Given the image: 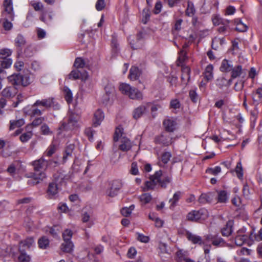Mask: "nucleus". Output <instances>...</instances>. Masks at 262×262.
Wrapping results in <instances>:
<instances>
[{
    "label": "nucleus",
    "mask_w": 262,
    "mask_h": 262,
    "mask_svg": "<svg viewBox=\"0 0 262 262\" xmlns=\"http://www.w3.org/2000/svg\"><path fill=\"white\" fill-rule=\"evenodd\" d=\"M51 165H53V166L55 167L57 165V162L52 160H46L43 157L38 160L33 161L32 165L35 171L34 175V179L29 180L28 183L33 185L37 184L39 182V180H42L46 177V173L41 171L46 169L48 166Z\"/></svg>",
    "instance_id": "obj_1"
},
{
    "label": "nucleus",
    "mask_w": 262,
    "mask_h": 262,
    "mask_svg": "<svg viewBox=\"0 0 262 262\" xmlns=\"http://www.w3.org/2000/svg\"><path fill=\"white\" fill-rule=\"evenodd\" d=\"M80 120L79 116L75 113H69L66 121L61 123L60 126L58 127V130H73L79 127L78 121Z\"/></svg>",
    "instance_id": "obj_2"
},
{
    "label": "nucleus",
    "mask_w": 262,
    "mask_h": 262,
    "mask_svg": "<svg viewBox=\"0 0 262 262\" xmlns=\"http://www.w3.org/2000/svg\"><path fill=\"white\" fill-rule=\"evenodd\" d=\"M119 90L123 94L128 96L130 99L140 100L143 98L142 93L128 84L121 83Z\"/></svg>",
    "instance_id": "obj_3"
},
{
    "label": "nucleus",
    "mask_w": 262,
    "mask_h": 262,
    "mask_svg": "<svg viewBox=\"0 0 262 262\" xmlns=\"http://www.w3.org/2000/svg\"><path fill=\"white\" fill-rule=\"evenodd\" d=\"M8 79L13 85H21L26 86L31 83L30 77L27 74L22 75L20 74H14L8 76Z\"/></svg>",
    "instance_id": "obj_4"
},
{
    "label": "nucleus",
    "mask_w": 262,
    "mask_h": 262,
    "mask_svg": "<svg viewBox=\"0 0 262 262\" xmlns=\"http://www.w3.org/2000/svg\"><path fill=\"white\" fill-rule=\"evenodd\" d=\"M208 216V212L205 208L199 210H193L188 213L187 219L188 221L197 222L200 220H205Z\"/></svg>",
    "instance_id": "obj_5"
},
{
    "label": "nucleus",
    "mask_w": 262,
    "mask_h": 262,
    "mask_svg": "<svg viewBox=\"0 0 262 262\" xmlns=\"http://www.w3.org/2000/svg\"><path fill=\"white\" fill-rule=\"evenodd\" d=\"M35 106H42L47 109L52 107L54 110H59L60 108L59 104L57 103L54 98L50 97L47 99H43L41 100H37L33 104Z\"/></svg>",
    "instance_id": "obj_6"
},
{
    "label": "nucleus",
    "mask_w": 262,
    "mask_h": 262,
    "mask_svg": "<svg viewBox=\"0 0 262 262\" xmlns=\"http://www.w3.org/2000/svg\"><path fill=\"white\" fill-rule=\"evenodd\" d=\"M68 77L72 80L81 79L82 81H85L88 79L89 74L85 70H79L75 68L70 73Z\"/></svg>",
    "instance_id": "obj_7"
},
{
    "label": "nucleus",
    "mask_w": 262,
    "mask_h": 262,
    "mask_svg": "<svg viewBox=\"0 0 262 262\" xmlns=\"http://www.w3.org/2000/svg\"><path fill=\"white\" fill-rule=\"evenodd\" d=\"M110 185V188L106 191V194L109 196L114 197L122 187V183L119 180H114L111 182Z\"/></svg>",
    "instance_id": "obj_8"
},
{
    "label": "nucleus",
    "mask_w": 262,
    "mask_h": 262,
    "mask_svg": "<svg viewBox=\"0 0 262 262\" xmlns=\"http://www.w3.org/2000/svg\"><path fill=\"white\" fill-rule=\"evenodd\" d=\"M3 5L4 7V12L3 13V16H8V18L10 19V20H13L14 13L12 0H5Z\"/></svg>",
    "instance_id": "obj_9"
},
{
    "label": "nucleus",
    "mask_w": 262,
    "mask_h": 262,
    "mask_svg": "<svg viewBox=\"0 0 262 262\" xmlns=\"http://www.w3.org/2000/svg\"><path fill=\"white\" fill-rule=\"evenodd\" d=\"M155 142L167 146L172 144V138L168 134L164 133L155 138Z\"/></svg>",
    "instance_id": "obj_10"
},
{
    "label": "nucleus",
    "mask_w": 262,
    "mask_h": 262,
    "mask_svg": "<svg viewBox=\"0 0 262 262\" xmlns=\"http://www.w3.org/2000/svg\"><path fill=\"white\" fill-rule=\"evenodd\" d=\"M161 176V170L156 171L155 174L150 177V180L145 182V187L147 190L154 189L158 184L157 179Z\"/></svg>",
    "instance_id": "obj_11"
},
{
    "label": "nucleus",
    "mask_w": 262,
    "mask_h": 262,
    "mask_svg": "<svg viewBox=\"0 0 262 262\" xmlns=\"http://www.w3.org/2000/svg\"><path fill=\"white\" fill-rule=\"evenodd\" d=\"M143 33L139 32L138 33L135 40L131 39L130 37L128 38L129 43L132 49L134 50L139 49L142 47L143 44Z\"/></svg>",
    "instance_id": "obj_12"
},
{
    "label": "nucleus",
    "mask_w": 262,
    "mask_h": 262,
    "mask_svg": "<svg viewBox=\"0 0 262 262\" xmlns=\"http://www.w3.org/2000/svg\"><path fill=\"white\" fill-rule=\"evenodd\" d=\"M120 142V144L119 145V149L122 151H127L129 150L133 146V143L126 137L121 138Z\"/></svg>",
    "instance_id": "obj_13"
},
{
    "label": "nucleus",
    "mask_w": 262,
    "mask_h": 262,
    "mask_svg": "<svg viewBox=\"0 0 262 262\" xmlns=\"http://www.w3.org/2000/svg\"><path fill=\"white\" fill-rule=\"evenodd\" d=\"M34 245V241L32 237H28L19 243V251H25Z\"/></svg>",
    "instance_id": "obj_14"
},
{
    "label": "nucleus",
    "mask_w": 262,
    "mask_h": 262,
    "mask_svg": "<svg viewBox=\"0 0 262 262\" xmlns=\"http://www.w3.org/2000/svg\"><path fill=\"white\" fill-rule=\"evenodd\" d=\"M158 184L162 188H166L168 184L170 183L171 181V176L170 175L163 174L161 170V176L157 179Z\"/></svg>",
    "instance_id": "obj_15"
},
{
    "label": "nucleus",
    "mask_w": 262,
    "mask_h": 262,
    "mask_svg": "<svg viewBox=\"0 0 262 262\" xmlns=\"http://www.w3.org/2000/svg\"><path fill=\"white\" fill-rule=\"evenodd\" d=\"M248 235L245 234L242 230H238L235 237V244L238 246H242L248 239Z\"/></svg>",
    "instance_id": "obj_16"
},
{
    "label": "nucleus",
    "mask_w": 262,
    "mask_h": 262,
    "mask_svg": "<svg viewBox=\"0 0 262 262\" xmlns=\"http://www.w3.org/2000/svg\"><path fill=\"white\" fill-rule=\"evenodd\" d=\"M190 69L187 66H183L182 68L181 80L184 85H187L190 80Z\"/></svg>",
    "instance_id": "obj_17"
},
{
    "label": "nucleus",
    "mask_w": 262,
    "mask_h": 262,
    "mask_svg": "<svg viewBox=\"0 0 262 262\" xmlns=\"http://www.w3.org/2000/svg\"><path fill=\"white\" fill-rule=\"evenodd\" d=\"M104 118V115L103 112L100 110H97L94 115L93 126L97 127L100 125Z\"/></svg>",
    "instance_id": "obj_18"
},
{
    "label": "nucleus",
    "mask_w": 262,
    "mask_h": 262,
    "mask_svg": "<svg viewBox=\"0 0 262 262\" xmlns=\"http://www.w3.org/2000/svg\"><path fill=\"white\" fill-rule=\"evenodd\" d=\"M163 124L166 130L169 132H172L176 128V122L171 118L165 119L163 121Z\"/></svg>",
    "instance_id": "obj_19"
},
{
    "label": "nucleus",
    "mask_w": 262,
    "mask_h": 262,
    "mask_svg": "<svg viewBox=\"0 0 262 262\" xmlns=\"http://www.w3.org/2000/svg\"><path fill=\"white\" fill-rule=\"evenodd\" d=\"M233 222L232 221H229L227 222L226 225L221 229V233L223 236H228L233 232Z\"/></svg>",
    "instance_id": "obj_20"
},
{
    "label": "nucleus",
    "mask_w": 262,
    "mask_h": 262,
    "mask_svg": "<svg viewBox=\"0 0 262 262\" xmlns=\"http://www.w3.org/2000/svg\"><path fill=\"white\" fill-rule=\"evenodd\" d=\"M233 67L232 61L231 60L224 59L220 68V71L223 72H230Z\"/></svg>",
    "instance_id": "obj_21"
},
{
    "label": "nucleus",
    "mask_w": 262,
    "mask_h": 262,
    "mask_svg": "<svg viewBox=\"0 0 262 262\" xmlns=\"http://www.w3.org/2000/svg\"><path fill=\"white\" fill-rule=\"evenodd\" d=\"M16 89L14 87L8 86L5 88L1 92V95L6 98H10L16 94Z\"/></svg>",
    "instance_id": "obj_22"
},
{
    "label": "nucleus",
    "mask_w": 262,
    "mask_h": 262,
    "mask_svg": "<svg viewBox=\"0 0 262 262\" xmlns=\"http://www.w3.org/2000/svg\"><path fill=\"white\" fill-rule=\"evenodd\" d=\"M58 188L57 184L55 182L49 184L47 190V194L49 198L51 199L58 193Z\"/></svg>",
    "instance_id": "obj_23"
},
{
    "label": "nucleus",
    "mask_w": 262,
    "mask_h": 262,
    "mask_svg": "<svg viewBox=\"0 0 262 262\" xmlns=\"http://www.w3.org/2000/svg\"><path fill=\"white\" fill-rule=\"evenodd\" d=\"M231 72V78L234 79L241 76L243 72V67L241 65L233 66Z\"/></svg>",
    "instance_id": "obj_24"
},
{
    "label": "nucleus",
    "mask_w": 262,
    "mask_h": 262,
    "mask_svg": "<svg viewBox=\"0 0 262 262\" xmlns=\"http://www.w3.org/2000/svg\"><path fill=\"white\" fill-rule=\"evenodd\" d=\"M229 198L228 192L225 190H219L217 191V202L221 203H226Z\"/></svg>",
    "instance_id": "obj_25"
},
{
    "label": "nucleus",
    "mask_w": 262,
    "mask_h": 262,
    "mask_svg": "<svg viewBox=\"0 0 262 262\" xmlns=\"http://www.w3.org/2000/svg\"><path fill=\"white\" fill-rule=\"evenodd\" d=\"M146 111V107L142 105L136 108L133 111V117L135 119L140 118Z\"/></svg>",
    "instance_id": "obj_26"
},
{
    "label": "nucleus",
    "mask_w": 262,
    "mask_h": 262,
    "mask_svg": "<svg viewBox=\"0 0 262 262\" xmlns=\"http://www.w3.org/2000/svg\"><path fill=\"white\" fill-rule=\"evenodd\" d=\"M186 236L187 238L194 244H198L201 245L202 244V238L198 235L188 232L186 233Z\"/></svg>",
    "instance_id": "obj_27"
},
{
    "label": "nucleus",
    "mask_w": 262,
    "mask_h": 262,
    "mask_svg": "<svg viewBox=\"0 0 262 262\" xmlns=\"http://www.w3.org/2000/svg\"><path fill=\"white\" fill-rule=\"evenodd\" d=\"M140 75L139 69L136 67H132L129 71V78L132 80H135L138 79Z\"/></svg>",
    "instance_id": "obj_28"
},
{
    "label": "nucleus",
    "mask_w": 262,
    "mask_h": 262,
    "mask_svg": "<svg viewBox=\"0 0 262 262\" xmlns=\"http://www.w3.org/2000/svg\"><path fill=\"white\" fill-rule=\"evenodd\" d=\"M167 246L165 243H160L159 246V254L161 257H166V255H169Z\"/></svg>",
    "instance_id": "obj_29"
},
{
    "label": "nucleus",
    "mask_w": 262,
    "mask_h": 262,
    "mask_svg": "<svg viewBox=\"0 0 262 262\" xmlns=\"http://www.w3.org/2000/svg\"><path fill=\"white\" fill-rule=\"evenodd\" d=\"M12 63V60L11 59L0 60V74L3 73L5 72V69L9 68Z\"/></svg>",
    "instance_id": "obj_30"
},
{
    "label": "nucleus",
    "mask_w": 262,
    "mask_h": 262,
    "mask_svg": "<svg viewBox=\"0 0 262 262\" xmlns=\"http://www.w3.org/2000/svg\"><path fill=\"white\" fill-rule=\"evenodd\" d=\"M75 149L74 144H70L67 146L65 150V154L63 156V162H65L69 157H71L73 151Z\"/></svg>",
    "instance_id": "obj_31"
},
{
    "label": "nucleus",
    "mask_w": 262,
    "mask_h": 262,
    "mask_svg": "<svg viewBox=\"0 0 262 262\" xmlns=\"http://www.w3.org/2000/svg\"><path fill=\"white\" fill-rule=\"evenodd\" d=\"M262 89H258L256 92H253L252 94V99L253 102L256 104H258L262 101Z\"/></svg>",
    "instance_id": "obj_32"
},
{
    "label": "nucleus",
    "mask_w": 262,
    "mask_h": 262,
    "mask_svg": "<svg viewBox=\"0 0 262 262\" xmlns=\"http://www.w3.org/2000/svg\"><path fill=\"white\" fill-rule=\"evenodd\" d=\"M188 59L187 56V52L184 50H181L179 52V56L177 61V65L178 66L183 67V63Z\"/></svg>",
    "instance_id": "obj_33"
},
{
    "label": "nucleus",
    "mask_w": 262,
    "mask_h": 262,
    "mask_svg": "<svg viewBox=\"0 0 262 262\" xmlns=\"http://www.w3.org/2000/svg\"><path fill=\"white\" fill-rule=\"evenodd\" d=\"M212 244L216 247H222L224 246L226 244L224 240L220 237H211L210 238Z\"/></svg>",
    "instance_id": "obj_34"
},
{
    "label": "nucleus",
    "mask_w": 262,
    "mask_h": 262,
    "mask_svg": "<svg viewBox=\"0 0 262 262\" xmlns=\"http://www.w3.org/2000/svg\"><path fill=\"white\" fill-rule=\"evenodd\" d=\"M213 67L212 64L208 65L204 72V77L208 81L210 80L213 78Z\"/></svg>",
    "instance_id": "obj_35"
},
{
    "label": "nucleus",
    "mask_w": 262,
    "mask_h": 262,
    "mask_svg": "<svg viewBox=\"0 0 262 262\" xmlns=\"http://www.w3.org/2000/svg\"><path fill=\"white\" fill-rule=\"evenodd\" d=\"M10 129H14L15 128L19 127L25 124L23 119H19L16 120H11L10 121Z\"/></svg>",
    "instance_id": "obj_36"
},
{
    "label": "nucleus",
    "mask_w": 262,
    "mask_h": 262,
    "mask_svg": "<svg viewBox=\"0 0 262 262\" xmlns=\"http://www.w3.org/2000/svg\"><path fill=\"white\" fill-rule=\"evenodd\" d=\"M123 128L121 126H119L116 129L114 136V140L115 142L118 141L119 139H121L122 137H125L123 136Z\"/></svg>",
    "instance_id": "obj_37"
},
{
    "label": "nucleus",
    "mask_w": 262,
    "mask_h": 262,
    "mask_svg": "<svg viewBox=\"0 0 262 262\" xmlns=\"http://www.w3.org/2000/svg\"><path fill=\"white\" fill-rule=\"evenodd\" d=\"M85 66V62L84 60L80 57L76 58L74 63V67L76 69L79 70H83V68Z\"/></svg>",
    "instance_id": "obj_38"
},
{
    "label": "nucleus",
    "mask_w": 262,
    "mask_h": 262,
    "mask_svg": "<svg viewBox=\"0 0 262 262\" xmlns=\"http://www.w3.org/2000/svg\"><path fill=\"white\" fill-rule=\"evenodd\" d=\"M181 194L182 193L181 191H177L173 194V198L169 200V203H170V208L175 207L177 202L181 198Z\"/></svg>",
    "instance_id": "obj_39"
},
{
    "label": "nucleus",
    "mask_w": 262,
    "mask_h": 262,
    "mask_svg": "<svg viewBox=\"0 0 262 262\" xmlns=\"http://www.w3.org/2000/svg\"><path fill=\"white\" fill-rule=\"evenodd\" d=\"M231 79L229 80H227L225 78H221L218 79L216 81V85L221 89H222L224 86H228L230 85Z\"/></svg>",
    "instance_id": "obj_40"
},
{
    "label": "nucleus",
    "mask_w": 262,
    "mask_h": 262,
    "mask_svg": "<svg viewBox=\"0 0 262 262\" xmlns=\"http://www.w3.org/2000/svg\"><path fill=\"white\" fill-rule=\"evenodd\" d=\"M73 247V244L71 242V241H67V242H64L61 246V249L66 252H70Z\"/></svg>",
    "instance_id": "obj_41"
},
{
    "label": "nucleus",
    "mask_w": 262,
    "mask_h": 262,
    "mask_svg": "<svg viewBox=\"0 0 262 262\" xmlns=\"http://www.w3.org/2000/svg\"><path fill=\"white\" fill-rule=\"evenodd\" d=\"M235 24H236V27L235 28V29L237 31H238L239 32H244L247 30V27L246 25L244 24L242 21L241 20L237 18L234 20Z\"/></svg>",
    "instance_id": "obj_42"
},
{
    "label": "nucleus",
    "mask_w": 262,
    "mask_h": 262,
    "mask_svg": "<svg viewBox=\"0 0 262 262\" xmlns=\"http://www.w3.org/2000/svg\"><path fill=\"white\" fill-rule=\"evenodd\" d=\"M26 44V40L21 35H18L15 39V45L17 48H21Z\"/></svg>",
    "instance_id": "obj_43"
},
{
    "label": "nucleus",
    "mask_w": 262,
    "mask_h": 262,
    "mask_svg": "<svg viewBox=\"0 0 262 262\" xmlns=\"http://www.w3.org/2000/svg\"><path fill=\"white\" fill-rule=\"evenodd\" d=\"M12 50L8 48L0 49V58L4 60L8 59V57L12 54Z\"/></svg>",
    "instance_id": "obj_44"
},
{
    "label": "nucleus",
    "mask_w": 262,
    "mask_h": 262,
    "mask_svg": "<svg viewBox=\"0 0 262 262\" xmlns=\"http://www.w3.org/2000/svg\"><path fill=\"white\" fill-rule=\"evenodd\" d=\"M64 98L68 103H71L73 100V95L71 91L67 86L64 88Z\"/></svg>",
    "instance_id": "obj_45"
},
{
    "label": "nucleus",
    "mask_w": 262,
    "mask_h": 262,
    "mask_svg": "<svg viewBox=\"0 0 262 262\" xmlns=\"http://www.w3.org/2000/svg\"><path fill=\"white\" fill-rule=\"evenodd\" d=\"M212 198L208 194H202L199 198V202L201 204H205L207 203H210L212 201Z\"/></svg>",
    "instance_id": "obj_46"
},
{
    "label": "nucleus",
    "mask_w": 262,
    "mask_h": 262,
    "mask_svg": "<svg viewBox=\"0 0 262 262\" xmlns=\"http://www.w3.org/2000/svg\"><path fill=\"white\" fill-rule=\"evenodd\" d=\"M195 10L192 3L188 2L187 8L186 10V15L188 16H192L195 13Z\"/></svg>",
    "instance_id": "obj_47"
},
{
    "label": "nucleus",
    "mask_w": 262,
    "mask_h": 262,
    "mask_svg": "<svg viewBox=\"0 0 262 262\" xmlns=\"http://www.w3.org/2000/svg\"><path fill=\"white\" fill-rule=\"evenodd\" d=\"M251 121L252 123V125L253 126L255 125V124L256 121V119L258 115V111L257 110V108L255 107L251 111Z\"/></svg>",
    "instance_id": "obj_48"
},
{
    "label": "nucleus",
    "mask_w": 262,
    "mask_h": 262,
    "mask_svg": "<svg viewBox=\"0 0 262 262\" xmlns=\"http://www.w3.org/2000/svg\"><path fill=\"white\" fill-rule=\"evenodd\" d=\"M39 247L42 249H46L49 246V241L45 236L40 238L38 242Z\"/></svg>",
    "instance_id": "obj_49"
},
{
    "label": "nucleus",
    "mask_w": 262,
    "mask_h": 262,
    "mask_svg": "<svg viewBox=\"0 0 262 262\" xmlns=\"http://www.w3.org/2000/svg\"><path fill=\"white\" fill-rule=\"evenodd\" d=\"M134 208L135 206L134 205H132L129 207L123 208L121 210V213L122 215L125 216H128L131 214L132 211L134 209Z\"/></svg>",
    "instance_id": "obj_50"
},
{
    "label": "nucleus",
    "mask_w": 262,
    "mask_h": 262,
    "mask_svg": "<svg viewBox=\"0 0 262 262\" xmlns=\"http://www.w3.org/2000/svg\"><path fill=\"white\" fill-rule=\"evenodd\" d=\"M221 172V168L219 166H216L214 168H208L206 170V173L214 176L217 175Z\"/></svg>",
    "instance_id": "obj_51"
},
{
    "label": "nucleus",
    "mask_w": 262,
    "mask_h": 262,
    "mask_svg": "<svg viewBox=\"0 0 262 262\" xmlns=\"http://www.w3.org/2000/svg\"><path fill=\"white\" fill-rule=\"evenodd\" d=\"M56 150V147L55 145L51 144L45 152L44 155L48 157H51L55 153Z\"/></svg>",
    "instance_id": "obj_52"
},
{
    "label": "nucleus",
    "mask_w": 262,
    "mask_h": 262,
    "mask_svg": "<svg viewBox=\"0 0 262 262\" xmlns=\"http://www.w3.org/2000/svg\"><path fill=\"white\" fill-rule=\"evenodd\" d=\"M20 254L18 257V262H29L30 260V256L26 254L25 251H19Z\"/></svg>",
    "instance_id": "obj_53"
},
{
    "label": "nucleus",
    "mask_w": 262,
    "mask_h": 262,
    "mask_svg": "<svg viewBox=\"0 0 262 262\" xmlns=\"http://www.w3.org/2000/svg\"><path fill=\"white\" fill-rule=\"evenodd\" d=\"M142 15V22L145 24L149 20L150 16L149 10L148 9H144L143 10Z\"/></svg>",
    "instance_id": "obj_54"
},
{
    "label": "nucleus",
    "mask_w": 262,
    "mask_h": 262,
    "mask_svg": "<svg viewBox=\"0 0 262 262\" xmlns=\"http://www.w3.org/2000/svg\"><path fill=\"white\" fill-rule=\"evenodd\" d=\"M73 233L71 230L66 229L62 233V237L64 242L71 241Z\"/></svg>",
    "instance_id": "obj_55"
},
{
    "label": "nucleus",
    "mask_w": 262,
    "mask_h": 262,
    "mask_svg": "<svg viewBox=\"0 0 262 262\" xmlns=\"http://www.w3.org/2000/svg\"><path fill=\"white\" fill-rule=\"evenodd\" d=\"M40 129L42 134L44 135H50L53 134L52 131L50 130L49 126L46 123L41 125Z\"/></svg>",
    "instance_id": "obj_56"
},
{
    "label": "nucleus",
    "mask_w": 262,
    "mask_h": 262,
    "mask_svg": "<svg viewBox=\"0 0 262 262\" xmlns=\"http://www.w3.org/2000/svg\"><path fill=\"white\" fill-rule=\"evenodd\" d=\"M32 136V133L31 132H28L23 134L19 137L20 140L23 142H26L30 140Z\"/></svg>",
    "instance_id": "obj_57"
},
{
    "label": "nucleus",
    "mask_w": 262,
    "mask_h": 262,
    "mask_svg": "<svg viewBox=\"0 0 262 262\" xmlns=\"http://www.w3.org/2000/svg\"><path fill=\"white\" fill-rule=\"evenodd\" d=\"M189 96L190 99L193 103H196L199 100V95L194 90H191L189 91Z\"/></svg>",
    "instance_id": "obj_58"
},
{
    "label": "nucleus",
    "mask_w": 262,
    "mask_h": 262,
    "mask_svg": "<svg viewBox=\"0 0 262 262\" xmlns=\"http://www.w3.org/2000/svg\"><path fill=\"white\" fill-rule=\"evenodd\" d=\"M140 201L144 203H149L151 200V196L149 193H144L140 196Z\"/></svg>",
    "instance_id": "obj_59"
},
{
    "label": "nucleus",
    "mask_w": 262,
    "mask_h": 262,
    "mask_svg": "<svg viewBox=\"0 0 262 262\" xmlns=\"http://www.w3.org/2000/svg\"><path fill=\"white\" fill-rule=\"evenodd\" d=\"M7 171L12 176L16 174L17 168L15 164L14 163L11 164L7 169Z\"/></svg>",
    "instance_id": "obj_60"
},
{
    "label": "nucleus",
    "mask_w": 262,
    "mask_h": 262,
    "mask_svg": "<svg viewBox=\"0 0 262 262\" xmlns=\"http://www.w3.org/2000/svg\"><path fill=\"white\" fill-rule=\"evenodd\" d=\"M235 171L237 173V177L239 179H242L243 177V168L242 166V164L241 162H238L237 163L236 168H235Z\"/></svg>",
    "instance_id": "obj_61"
},
{
    "label": "nucleus",
    "mask_w": 262,
    "mask_h": 262,
    "mask_svg": "<svg viewBox=\"0 0 262 262\" xmlns=\"http://www.w3.org/2000/svg\"><path fill=\"white\" fill-rule=\"evenodd\" d=\"M229 21L227 20L224 21L218 28V31L221 33H225L228 29V25Z\"/></svg>",
    "instance_id": "obj_62"
},
{
    "label": "nucleus",
    "mask_w": 262,
    "mask_h": 262,
    "mask_svg": "<svg viewBox=\"0 0 262 262\" xmlns=\"http://www.w3.org/2000/svg\"><path fill=\"white\" fill-rule=\"evenodd\" d=\"M243 194L245 198L248 199L251 193L250 191L249 186L248 185L247 183H245L244 185L243 188Z\"/></svg>",
    "instance_id": "obj_63"
},
{
    "label": "nucleus",
    "mask_w": 262,
    "mask_h": 262,
    "mask_svg": "<svg viewBox=\"0 0 262 262\" xmlns=\"http://www.w3.org/2000/svg\"><path fill=\"white\" fill-rule=\"evenodd\" d=\"M105 3L104 0H98L96 4V9L98 11H101L104 8Z\"/></svg>",
    "instance_id": "obj_64"
}]
</instances>
